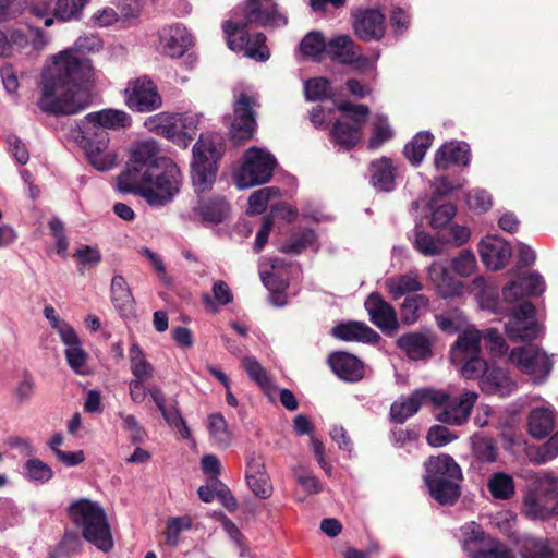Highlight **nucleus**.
<instances>
[{"label": "nucleus", "mask_w": 558, "mask_h": 558, "mask_svg": "<svg viewBox=\"0 0 558 558\" xmlns=\"http://www.w3.org/2000/svg\"><path fill=\"white\" fill-rule=\"evenodd\" d=\"M243 22L226 21L222 25L227 45L233 51H241L246 58L264 62L270 58L263 33L248 34L247 26L255 24L264 27H283L288 17L279 12L275 0H246L243 9Z\"/></svg>", "instance_id": "1"}, {"label": "nucleus", "mask_w": 558, "mask_h": 558, "mask_svg": "<svg viewBox=\"0 0 558 558\" xmlns=\"http://www.w3.org/2000/svg\"><path fill=\"white\" fill-rule=\"evenodd\" d=\"M85 72H41L39 108L52 114H75L90 102Z\"/></svg>", "instance_id": "2"}, {"label": "nucleus", "mask_w": 558, "mask_h": 558, "mask_svg": "<svg viewBox=\"0 0 558 558\" xmlns=\"http://www.w3.org/2000/svg\"><path fill=\"white\" fill-rule=\"evenodd\" d=\"M183 174L172 159H160L156 167L146 169L144 175L122 185V192L141 196L151 207H163L180 193Z\"/></svg>", "instance_id": "3"}, {"label": "nucleus", "mask_w": 558, "mask_h": 558, "mask_svg": "<svg viewBox=\"0 0 558 558\" xmlns=\"http://www.w3.org/2000/svg\"><path fill=\"white\" fill-rule=\"evenodd\" d=\"M69 517L84 539L99 550L108 553L113 547L111 529L105 509L96 501L81 498L69 506Z\"/></svg>", "instance_id": "4"}, {"label": "nucleus", "mask_w": 558, "mask_h": 558, "mask_svg": "<svg viewBox=\"0 0 558 558\" xmlns=\"http://www.w3.org/2000/svg\"><path fill=\"white\" fill-rule=\"evenodd\" d=\"M225 151L221 136L201 134L192 148L191 178L197 193L209 190L216 181L218 162Z\"/></svg>", "instance_id": "5"}, {"label": "nucleus", "mask_w": 558, "mask_h": 558, "mask_svg": "<svg viewBox=\"0 0 558 558\" xmlns=\"http://www.w3.org/2000/svg\"><path fill=\"white\" fill-rule=\"evenodd\" d=\"M425 483L430 496L440 504L453 502L459 494L460 466L448 454L430 457L425 462Z\"/></svg>", "instance_id": "6"}, {"label": "nucleus", "mask_w": 558, "mask_h": 558, "mask_svg": "<svg viewBox=\"0 0 558 558\" xmlns=\"http://www.w3.org/2000/svg\"><path fill=\"white\" fill-rule=\"evenodd\" d=\"M276 166L277 160L270 151L252 146L245 150L233 173L234 183L240 190L265 184L272 178Z\"/></svg>", "instance_id": "7"}, {"label": "nucleus", "mask_w": 558, "mask_h": 558, "mask_svg": "<svg viewBox=\"0 0 558 558\" xmlns=\"http://www.w3.org/2000/svg\"><path fill=\"white\" fill-rule=\"evenodd\" d=\"M535 488L523 498V513L532 520H544L551 514L556 515V500L558 496V476L545 471L535 482Z\"/></svg>", "instance_id": "8"}, {"label": "nucleus", "mask_w": 558, "mask_h": 558, "mask_svg": "<svg viewBox=\"0 0 558 558\" xmlns=\"http://www.w3.org/2000/svg\"><path fill=\"white\" fill-rule=\"evenodd\" d=\"M337 107L343 112V117L335 122L331 136L336 145L343 150H349L361 141L362 128L369 110L364 105L348 101L340 102Z\"/></svg>", "instance_id": "9"}, {"label": "nucleus", "mask_w": 558, "mask_h": 558, "mask_svg": "<svg viewBox=\"0 0 558 558\" xmlns=\"http://www.w3.org/2000/svg\"><path fill=\"white\" fill-rule=\"evenodd\" d=\"M160 147L155 140H144L135 143L130 150V158L125 171L119 177V187L129 185L133 179L144 175L146 169L156 167L160 159H169L160 156Z\"/></svg>", "instance_id": "10"}, {"label": "nucleus", "mask_w": 558, "mask_h": 558, "mask_svg": "<svg viewBox=\"0 0 558 558\" xmlns=\"http://www.w3.org/2000/svg\"><path fill=\"white\" fill-rule=\"evenodd\" d=\"M123 97L125 106L135 112L147 113L162 107V97L147 75L129 81Z\"/></svg>", "instance_id": "11"}, {"label": "nucleus", "mask_w": 558, "mask_h": 558, "mask_svg": "<svg viewBox=\"0 0 558 558\" xmlns=\"http://www.w3.org/2000/svg\"><path fill=\"white\" fill-rule=\"evenodd\" d=\"M436 393L442 395L440 401H430L437 409L435 416L437 421L460 426L464 424L478 398L474 391H465L458 398H452L450 395L442 390H437Z\"/></svg>", "instance_id": "12"}, {"label": "nucleus", "mask_w": 558, "mask_h": 558, "mask_svg": "<svg viewBox=\"0 0 558 558\" xmlns=\"http://www.w3.org/2000/svg\"><path fill=\"white\" fill-rule=\"evenodd\" d=\"M509 360L534 383L547 379L553 368V360L542 349L526 345L511 350Z\"/></svg>", "instance_id": "13"}, {"label": "nucleus", "mask_w": 558, "mask_h": 558, "mask_svg": "<svg viewBox=\"0 0 558 558\" xmlns=\"http://www.w3.org/2000/svg\"><path fill=\"white\" fill-rule=\"evenodd\" d=\"M506 315L509 320L505 325V331L510 340L531 341L541 335L542 327L535 320V307L531 302L524 301L511 310L508 308Z\"/></svg>", "instance_id": "14"}, {"label": "nucleus", "mask_w": 558, "mask_h": 558, "mask_svg": "<svg viewBox=\"0 0 558 558\" xmlns=\"http://www.w3.org/2000/svg\"><path fill=\"white\" fill-rule=\"evenodd\" d=\"M256 95L241 93L234 98L233 120L230 122L229 133L235 143L251 140L256 130L253 108L258 107Z\"/></svg>", "instance_id": "15"}, {"label": "nucleus", "mask_w": 558, "mask_h": 558, "mask_svg": "<svg viewBox=\"0 0 558 558\" xmlns=\"http://www.w3.org/2000/svg\"><path fill=\"white\" fill-rule=\"evenodd\" d=\"M327 58L339 64L373 68L375 59L363 56L361 47L349 35H336L328 40Z\"/></svg>", "instance_id": "16"}, {"label": "nucleus", "mask_w": 558, "mask_h": 558, "mask_svg": "<svg viewBox=\"0 0 558 558\" xmlns=\"http://www.w3.org/2000/svg\"><path fill=\"white\" fill-rule=\"evenodd\" d=\"M158 36L162 52L172 59L181 58L194 46V37L183 24L166 25Z\"/></svg>", "instance_id": "17"}, {"label": "nucleus", "mask_w": 558, "mask_h": 558, "mask_svg": "<svg viewBox=\"0 0 558 558\" xmlns=\"http://www.w3.org/2000/svg\"><path fill=\"white\" fill-rule=\"evenodd\" d=\"M178 119L177 112L162 111L147 117L144 126L148 132L163 136L177 146L186 148L191 144V136L179 133Z\"/></svg>", "instance_id": "18"}, {"label": "nucleus", "mask_w": 558, "mask_h": 558, "mask_svg": "<svg viewBox=\"0 0 558 558\" xmlns=\"http://www.w3.org/2000/svg\"><path fill=\"white\" fill-rule=\"evenodd\" d=\"M89 0H38L32 7V12L36 16H45L52 13L57 20L68 22L80 20L83 9Z\"/></svg>", "instance_id": "19"}, {"label": "nucleus", "mask_w": 558, "mask_h": 558, "mask_svg": "<svg viewBox=\"0 0 558 558\" xmlns=\"http://www.w3.org/2000/svg\"><path fill=\"white\" fill-rule=\"evenodd\" d=\"M545 280L539 272H523L502 289L504 301L513 303L523 296L539 295L545 291Z\"/></svg>", "instance_id": "20"}, {"label": "nucleus", "mask_w": 558, "mask_h": 558, "mask_svg": "<svg viewBox=\"0 0 558 558\" xmlns=\"http://www.w3.org/2000/svg\"><path fill=\"white\" fill-rule=\"evenodd\" d=\"M364 306L371 322L387 335H392L399 327L395 308L386 302L380 294L374 292L368 295Z\"/></svg>", "instance_id": "21"}, {"label": "nucleus", "mask_w": 558, "mask_h": 558, "mask_svg": "<svg viewBox=\"0 0 558 558\" xmlns=\"http://www.w3.org/2000/svg\"><path fill=\"white\" fill-rule=\"evenodd\" d=\"M353 28L360 39L378 41L386 33L385 15L376 9L359 11L353 15Z\"/></svg>", "instance_id": "22"}, {"label": "nucleus", "mask_w": 558, "mask_h": 558, "mask_svg": "<svg viewBox=\"0 0 558 558\" xmlns=\"http://www.w3.org/2000/svg\"><path fill=\"white\" fill-rule=\"evenodd\" d=\"M442 395L436 393V389L422 388L415 390L407 399L395 401L390 408L391 418L399 424H402L414 415L425 402L440 401Z\"/></svg>", "instance_id": "23"}, {"label": "nucleus", "mask_w": 558, "mask_h": 558, "mask_svg": "<svg viewBox=\"0 0 558 558\" xmlns=\"http://www.w3.org/2000/svg\"><path fill=\"white\" fill-rule=\"evenodd\" d=\"M478 253L487 268L498 270L508 264L512 255V248L504 239L497 235H488L480 242Z\"/></svg>", "instance_id": "24"}, {"label": "nucleus", "mask_w": 558, "mask_h": 558, "mask_svg": "<svg viewBox=\"0 0 558 558\" xmlns=\"http://www.w3.org/2000/svg\"><path fill=\"white\" fill-rule=\"evenodd\" d=\"M426 275L435 292L444 299L459 296L464 291L463 283L454 279L440 262H433L427 267Z\"/></svg>", "instance_id": "25"}, {"label": "nucleus", "mask_w": 558, "mask_h": 558, "mask_svg": "<svg viewBox=\"0 0 558 558\" xmlns=\"http://www.w3.org/2000/svg\"><path fill=\"white\" fill-rule=\"evenodd\" d=\"M85 153L89 163L98 171H108L117 162V154L109 147L106 132H102L98 140L88 141L85 145Z\"/></svg>", "instance_id": "26"}, {"label": "nucleus", "mask_w": 558, "mask_h": 558, "mask_svg": "<svg viewBox=\"0 0 558 558\" xmlns=\"http://www.w3.org/2000/svg\"><path fill=\"white\" fill-rule=\"evenodd\" d=\"M470 148L463 142H448L436 150L434 163L438 170H447L451 166H468Z\"/></svg>", "instance_id": "27"}, {"label": "nucleus", "mask_w": 558, "mask_h": 558, "mask_svg": "<svg viewBox=\"0 0 558 558\" xmlns=\"http://www.w3.org/2000/svg\"><path fill=\"white\" fill-rule=\"evenodd\" d=\"M482 332L474 327L463 330L450 350V361L461 364L466 357L481 354Z\"/></svg>", "instance_id": "28"}, {"label": "nucleus", "mask_w": 558, "mask_h": 558, "mask_svg": "<svg viewBox=\"0 0 558 558\" xmlns=\"http://www.w3.org/2000/svg\"><path fill=\"white\" fill-rule=\"evenodd\" d=\"M472 291L482 310L496 315H506L508 308L498 299V288L483 277H477L472 282Z\"/></svg>", "instance_id": "29"}, {"label": "nucleus", "mask_w": 558, "mask_h": 558, "mask_svg": "<svg viewBox=\"0 0 558 558\" xmlns=\"http://www.w3.org/2000/svg\"><path fill=\"white\" fill-rule=\"evenodd\" d=\"M71 335L69 340L66 338L61 339L65 345L64 355L66 363L76 375L88 376L93 374V368L88 364V354L83 349L76 330Z\"/></svg>", "instance_id": "30"}, {"label": "nucleus", "mask_w": 558, "mask_h": 558, "mask_svg": "<svg viewBox=\"0 0 558 558\" xmlns=\"http://www.w3.org/2000/svg\"><path fill=\"white\" fill-rule=\"evenodd\" d=\"M457 537L469 558H475L490 539V536L474 521L463 524Z\"/></svg>", "instance_id": "31"}, {"label": "nucleus", "mask_w": 558, "mask_h": 558, "mask_svg": "<svg viewBox=\"0 0 558 558\" xmlns=\"http://www.w3.org/2000/svg\"><path fill=\"white\" fill-rule=\"evenodd\" d=\"M369 182L378 191L390 192L396 186L397 168L388 157H380L371 162Z\"/></svg>", "instance_id": "32"}, {"label": "nucleus", "mask_w": 558, "mask_h": 558, "mask_svg": "<svg viewBox=\"0 0 558 558\" xmlns=\"http://www.w3.org/2000/svg\"><path fill=\"white\" fill-rule=\"evenodd\" d=\"M92 70L93 65L87 54H82L73 46L51 54L45 70Z\"/></svg>", "instance_id": "33"}, {"label": "nucleus", "mask_w": 558, "mask_h": 558, "mask_svg": "<svg viewBox=\"0 0 558 558\" xmlns=\"http://www.w3.org/2000/svg\"><path fill=\"white\" fill-rule=\"evenodd\" d=\"M333 373L347 381H356L363 377V364L352 354L336 352L328 359Z\"/></svg>", "instance_id": "34"}, {"label": "nucleus", "mask_w": 558, "mask_h": 558, "mask_svg": "<svg viewBox=\"0 0 558 558\" xmlns=\"http://www.w3.org/2000/svg\"><path fill=\"white\" fill-rule=\"evenodd\" d=\"M192 213L205 223H219L227 218L229 205L223 197L199 198Z\"/></svg>", "instance_id": "35"}, {"label": "nucleus", "mask_w": 558, "mask_h": 558, "mask_svg": "<svg viewBox=\"0 0 558 558\" xmlns=\"http://www.w3.org/2000/svg\"><path fill=\"white\" fill-rule=\"evenodd\" d=\"M481 388L486 393L507 397L515 391L517 384L509 377L507 371L490 368L481 378Z\"/></svg>", "instance_id": "36"}, {"label": "nucleus", "mask_w": 558, "mask_h": 558, "mask_svg": "<svg viewBox=\"0 0 558 558\" xmlns=\"http://www.w3.org/2000/svg\"><path fill=\"white\" fill-rule=\"evenodd\" d=\"M327 44L322 32L311 31L301 39L295 57L299 60L320 61L327 56Z\"/></svg>", "instance_id": "37"}, {"label": "nucleus", "mask_w": 558, "mask_h": 558, "mask_svg": "<svg viewBox=\"0 0 558 558\" xmlns=\"http://www.w3.org/2000/svg\"><path fill=\"white\" fill-rule=\"evenodd\" d=\"M555 411L551 405L534 409L529 416L527 429L532 437L541 439L546 437L555 427Z\"/></svg>", "instance_id": "38"}, {"label": "nucleus", "mask_w": 558, "mask_h": 558, "mask_svg": "<svg viewBox=\"0 0 558 558\" xmlns=\"http://www.w3.org/2000/svg\"><path fill=\"white\" fill-rule=\"evenodd\" d=\"M397 343L411 360H425L432 355V339L427 335L410 332L401 336Z\"/></svg>", "instance_id": "39"}, {"label": "nucleus", "mask_w": 558, "mask_h": 558, "mask_svg": "<svg viewBox=\"0 0 558 558\" xmlns=\"http://www.w3.org/2000/svg\"><path fill=\"white\" fill-rule=\"evenodd\" d=\"M86 120L94 125L113 130L128 128L132 123V118L128 112L111 108L90 112L86 116Z\"/></svg>", "instance_id": "40"}, {"label": "nucleus", "mask_w": 558, "mask_h": 558, "mask_svg": "<svg viewBox=\"0 0 558 558\" xmlns=\"http://www.w3.org/2000/svg\"><path fill=\"white\" fill-rule=\"evenodd\" d=\"M332 336L345 341H372L378 335L366 324L349 322L339 324L332 328Z\"/></svg>", "instance_id": "41"}, {"label": "nucleus", "mask_w": 558, "mask_h": 558, "mask_svg": "<svg viewBox=\"0 0 558 558\" xmlns=\"http://www.w3.org/2000/svg\"><path fill=\"white\" fill-rule=\"evenodd\" d=\"M385 286L395 300L407 293L418 292L423 289V284L414 271L387 278Z\"/></svg>", "instance_id": "42"}, {"label": "nucleus", "mask_w": 558, "mask_h": 558, "mask_svg": "<svg viewBox=\"0 0 558 558\" xmlns=\"http://www.w3.org/2000/svg\"><path fill=\"white\" fill-rule=\"evenodd\" d=\"M233 300V294L227 282L217 280L211 288V294H204L202 301L206 308L211 313H218L222 306L228 305Z\"/></svg>", "instance_id": "43"}, {"label": "nucleus", "mask_w": 558, "mask_h": 558, "mask_svg": "<svg viewBox=\"0 0 558 558\" xmlns=\"http://www.w3.org/2000/svg\"><path fill=\"white\" fill-rule=\"evenodd\" d=\"M111 301L121 313H128L133 307V295L125 279L120 275L113 276L111 280Z\"/></svg>", "instance_id": "44"}, {"label": "nucleus", "mask_w": 558, "mask_h": 558, "mask_svg": "<svg viewBox=\"0 0 558 558\" xmlns=\"http://www.w3.org/2000/svg\"><path fill=\"white\" fill-rule=\"evenodd\" d=\"M487 489L494 499L508 500L515 493L514 481L507 473L496 472L488 478Z\"/></svg>", "instance_id": "45"}, {"label": "nucleus", "mask_w": 558, "mask_h": 558, "mask_svg": "<svg viewBox=\"0 0 558 558\" xmlns=\"http://www.w3.org/2000/svg\"><path fill=\"white\" fill-rule=\"evenodd\" d=\"M433 138L434 136L429 132H418L413 140L404 146V156L413 166H418L422 162L427 149L433 143Z\"/></svg>", "instance_id": "46"}, {"label": "nucleus", "mask_w": 558, "mask_h": 558, "mask_svg": "<svg viewBox=\"0 0 558 558\" xmlns=\"http://www.w3.org/2000/svg\"><path fill=\"white\" fill-rule=\"evenodd\" d=\"M317 236L311 229L300 230L281 246L284 253L300 254L306 248L317 250Z\"/></svg>", "instance_id": "47"}, {"label": "nucleus", "mask_w": 558, "mask_h": 558, "mask_svg": "<svg viewBox=\"0 0 558 558\" xmlns=\"http://www.w3.org/2000/svg\"><path fill=\"white\" fill-rule=\"evenodd\" d=\"M429 300L423 294H414L404 299L401 304V320L407 325L417 322L421 311L427 310Z\"/></svg>", "instance_id": "48"}, {"label": "nucleus", "mask_w": 558, "mask_h": 558, "mask_svg": "<svg viewBox=\"0 0 558 558\" xmlns=\"http://www.w3.org/2000/svg\"><path fill=\"white\" fill-rule=\"evenodd\" d=\"M193 520L190 515L170 517L166 521L165 542L171 547H177L180 535L192 529Z\"/></svg>", "instance_id": "49"}, {"label": "nucleus", "mask_w": 558, "mask_h": 558, "mask_svg": "<svg viewBox=\"0 0 558 558\" xmlns=\"http://www.w3.org/2000/svg\"><path fill=\"white\" fill-rule=\"evenodd\" d=\"M207 429L213 440L223 447H228L231 441V432L228 428L227 421L220 413H213L207 417Z\"/></svg>", "instance_id": "50"}, {"label": "nucleus", "mask_w": 558, "mask_h": 558, "mask_svg": "<svg viewBox=\"0 0 558 558\" xmlns=\"http://www.w3.org/2000/svg\"><path fill=\"white\" fill-rule=\"evenodd\" d=\"M130 361L131 372L135 377L133 380H147L153 376L154 368L136 343L130 348Z\"/></svg>", "instance_id": "51"}, {"label": "nucleus", "mask_w": 558, "mask_h": 558, "mask_svg": "<svg viewBox=\"0 0 558 558\" xmlns=\"http://www.w3.org/2000/svg\"><path fill=\"white\" fill-rule=\"evenodd\" d=\"M280 196V190L275 186H267L255 191L248 198V215H259L264 213L271 198Z\"/></svg>", "instance_id": "52"}, {"label": "nucleus", "mask_w": 558, "mask_h": 558, "mask_svg": "<svg viewBox=\"0 0 558 558\" xmlns=\"http://www.w3.org/2000/svg\"><path fill=\"white\" fill-rule=\"evenodd\" d=\"M414 247L424 256H437L444 251L442 238H434L425 231H416L414 238Z\"/></svg>", "instance_id": "53"}, {"label": "nucleus", "mask_w": 558, "mask_h": 558, "mask_svg": "<svg viewBox=\"0 0 558 558\" xmlns=\"http://www.w3.org/2000/svg\"><path fill=\"white\" fill-rule=\"evenodd\" d=\"M304 95L307 101H316L335 96L330 83L324 77H314L305 81Z\"/></svg>", "instance_id": "54"}, {"label": "nucleus", "mask_w": 558, "mask_h": 558, "mask_svg": "<svg viewBox=\"0 0 558 558\" xmlns=\"http://www.w3.org/2000/svg\"><path fill=\"white\" fill-rule=\"evenodd\" d=\"M393 136V131L388 122L387 117L377 114L373 119V132L368 141L371 149L379 148L385 142Z\"/></svg>", "instance_id": "55"}, {"label": "nucleus", "mask_w": 558, "mask_h": 558, "mask_svg": "<svg viewBox=\"0 0 558 558\" xmlns=\"http://www.w3.org/2000/svg\"><path fill=\"white\" fill-rule=\"evenodd\" d=\"M243 366L250 378L254 380L264 391L270 395V391L275 389V387L272 386L265 368L254 357H245L243 360Z\"/></svg>", "instance_id": "56"}, {"label": "nucleus", "mask_w": 558, "mask_h": 558, "mask_svg": "<svg viewBox=\"0 0 558 558\" xmlns=\"http://www.w3.org/2000/svg\"><path fill=\"white\" fill-rule=\"evenodd\" d=\"M118 416L122 421V428L129 434L132 444H143L147 439V432L133 414L120 411Z\"/></svg>", "instance_id": "57"}, {"label": "nucleus", "mask_w": 558, "mask_h": 558, "mask_svg": "<svg viewBox=\"0 0 558 558\" xmlns=\"http://www.w3.org/2000/svg\"><path fill=\"white\" fill-rule=\"evenodd\" d=\"M24 471L27 480L38 484L48 482L53 475L51 468L39 459L27 460Z\"/></svg>", "instance_id": "58"}, {"label": "nucleus", "mask_w": 558, "mask_h": 558, "mask_svg": "<svg viewBox=\"0 0 558 558\" xmlns=\"http://www.w3.org/2000/svg\"><path fill=\"white\" fill-rule=\"evenodd\" d=\"M522 558H553V553L544 539L525 537L521 545Z\"/></svg>", "instance_id": "59"}, {"label": "nucleus", "mask_w": 558, "mask_h": 558, "mask_svg": "<svg viewBox=\"0 0 558 558\" xmlns=\"http://www.w3.org/2000/svg\"><path fill=\"white\" fill-rule=\"evenodd\" d=\"M262 280L264 286L271 292L270 301L276 306H283L287 303L286 296L282 292L288 287L284 280H277V274L275 271L263 274Z\"/></svg>", "instance_id": "60"}, {"label": "nucleus", "mask_w": 558, "mask_h": 558, "mask_svg": "<svg viewBox=\"0 0 558 558\" xmlns=\"http://www.w3.org/2000/svg\"><path fill=\"white\" fill-rule=\"evenodd\" d=\"M293 474L296 478L298 484L303 488V490L307 495H315L323 492L324 486L319 482V480L311 472H307L302 466L294 468Z\"/></svg>", "instance_id": "61"}, {"label": "nucleus", "mask_w": 558, "mask_h": 558, "mask_svg": "<svg viewBox=\"0 0 558 558\" xmlns=\"http://www.w3.org/2000/svg\"><path fill=\"white\" fill-rule=\"evenodd\" d=\"M474 456L482 462H493L496 460V447L492 439L475 436L472 440Z\"/></svg>", "instance_id": "62"}, {"label": "nucleus", "mask_w": 558, "mask_h": 558, "mask_svg": "<svg viewBox=\"0 0 558 558\" xmlns=\"http://www.w3.org/2000/svg\"><path fill=\"white\" fill-rule=\"evenodd\" d=\"M558 456V432L555 433L544 445L539 446L532 460L537 464H544Z\"/></svg>", "instance_id": "63"}, {"label": "nucleus", "mask_w": 558, "mask_h": 558, "mask_svg": "<svg viewBox=\"0 0 558 558\" xmlns=\"http://www.w3.org/2000/svg\"><path fill=\"white\" fill-rule=\"evenodd\" d=\"M475 558H514V555L505 544L490 537Z\"/></svg>", "instance_id": "64"}]
</instances>
